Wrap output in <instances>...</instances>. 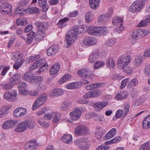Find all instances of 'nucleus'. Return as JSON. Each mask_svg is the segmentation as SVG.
Returning <instances> with one entry per match:
<instances>
[{
	"label": "nucleus",
	"mask_w": 150,
	"mask_h": 150,
	"mask_svg": "<svg viewBox=\"0 0 150 150\" xmlns=\"http://www.w3.org/2000/svg\"><path fill=\"white\" fill-rule=\"evenodd\" d=\"M131 61V58L129 55H121L117 59V67L127 73L130 74L133 71V68L130 67H126Z\"/></svg>",
	"instance_id": "1"
},
{
	"label": "nucleus",
	"mask_w": 150,
	"mask_h": 150,
	"mask_svg": "<svg viewBox=\"0 0 150 150\" xmlns=\"http://www.w3.org/2000/svg\"><path fill=\"white\" fill-rule=\"evenodd\" d=\"M149 33L148 30L139 29L136 30L132 33L130 38L131 42L133 44L135 43L137 40L143 38Z\"/></svg>",
	"instance_id": "2"
},
{
	"label": "nucleus",
	"mask_w": 150,
	"mask_h": 150,
	"mask_svg": "<svg viewBox=\"0 0 150 150\" xmlns=\"http://www.w3.org/2000/svg\"><path fill=\"white\" fill-rule=\"evenodd\" d=\"M35 24L38 27V31L35 37V39L37 40H41L44 39L46 36L44 31L48 28V24L39 21L36 22Z\"/></svg>",
	"instance_id": "3"
},
{
	"label": "nucleus",
	"mask_w": 150,
	"mask_h": 150,
	"mask_svg": "<svg viewBox=\"0 0 150 150\" xmlns=\"http://www.w3.org/2000/svg\"><path fill=\"white\" fill-rule=\"evenodd\" d=\"M145 4V2L144 0H136L130 6L129 10L133 13L140 12L143 8Z\"/></svg>",
	"instance_id": "4"
},
{
	"label": "nucleus",
	"mask_w": 150,
	"mask_h": 150,
	"mask_svg": "<svg viewBox=\"0 0 150 150\" xmlns=\"http://www.w3.org/2000/svg\"><path fill=\"white\" fill-rule=\"evenodd\" d=\"M47 99V95L46 93L41 94L34 102L32 106V110H36L42 106L46 102Z\"/></svg>",
	"instance_id": "5"
},
{
	"label": "nucleus",
	"mask_w": 150,
	"mask_h": 150,
	"mask_svg": "<svg viewBox=\"0 0 150 150\" xmlns=\"http://www.w3.org/2000/svg\"><path fill=\"white\" fill-rule=\"evenodd\" d=\"M33 127L31 122L26 120L20 122L17 125L15 129L16 132H24L26 129Z\"/></svg>",
	"instance_id": "6"
},
{
	"label": "nucleus",
	"mask_w": 150,
	"mask_h": 150,
	"mask_svg": "<svg viewBox=\"0 0 150 150\" xmlns=\"http://www.w3.org/2000/svg\"><path fill=\"white\" fill-rule=\"evenodd\" d=\"M18 93L17 91L16 90H12L10 92L7 91L3 95V97L6 100L9 101H13L15 100Z\"/></svg>",
	"instance_id": "7"
},
{
	"label": "nucleus",
	"mask_w": 150,
	"mask_h": 150,
	"mask_svg": "<svg viewBox=\"0 0 150 150\" xmlns=\"http://www.w3.org/2000/svg\"><path fill=\"white\" fill-rule=\"evenodd\" d=\"M18 123L16 120L9 119L5 121L2 125V127L4 129H10L14 127Z\"/></svg>",
	"instance_id": "8"
},
{
	"label": "nucleus",
	"mask_w": 150,
	"mask_h": 150,
	"mask_svg": "<svg viewBox=\"0 0 150 150\" xmlns=\"http://www.w3.org/2000/svg\"><path fill=\"white\" fill-rule=\"evenodd\" d=\"M76 37L77 36L75 34L69 32V34L67 35L66 37L65 47L67 48L69 47L76 40Z\"/></svg>",
	"instance_id": "9"
},
{
	"label": "nucleus",
	"mask_w": 150,
	"mask_h": 150,
	"mask_svg": "<svg viewBox=\"0 0 150 150\" xmlns=\"http://www.w3.org/2000/svg\"><path fill=\"white\" fill-rule=\"evenodd\" d=\"M87 140V139L84 138L79 139L75 142V144L78 146L80 149L87 150L89 149L90 145L86 144Z\"/></svg>",
	"instance_id": "10"
},
{
	"label": "nucleus",
	"mask_w": 150,
	"mask_h": 150,
	"mask_svg": "<svg viewBox=\"0 0 150 150\" xmlns=\"http://www.w3.org/2000/svg\"><path fill=\"white\" fill-rule=\"evenodd\" d=\"M12 9L11 4L8 3H4L1 5L0 7V11L3 14H7L12 12Z\"/></svg>",
	"instance_id": "11"
},
{
	"label": "nucleus",
	"mask_w": 150,
	"mask_h": 150,
	"mask_svg": "<svg viewBox=\"0 0 150 150\" xmlns=\"http://www.w3.org/2000/svg\"><path fill=\"white\" fill-rule=\"evenodd\" d=\"M100 52L98 49L93 50L89 56L88 61L91 64L95 63L99 57Z\"/></svg>",
	"instance_id": "12"
},
{
	"label": "nucleus",
	"mask_w": 150,
	"mask_h": 150,
	"mask_svg": "<svg viewBox=\"0 0 150 150\" xmlns=\"http://www.w3.org/2000/svg\"><path fill=\"white\" fill-rule=\"evenodd\" d=\"M97 42V40L92 37H86L84 38L83 41L84 45L87 46L94 45Z\"/></svg>",
	"instance_id": "13"
},
{
	"label": "nucleus",
	"mask_w": 150,
	"mask_h": 150,
	"mask_svg": "<svg viewBox=\"0 0 150 150\" xmlns=\"http://www.w3.org/2000/svg\"><path fill=\"white\" fill-rule=\"evenodd\" d=\"M27 110L23 108H19L16 109L13 112V116L15 117L19 118L22 117L27 114Z\"/></svg>",
	"instance_id": "14"
},
{
	"label": "nucleus",
	"mask_w": 150,
	"mask_h": 150,
	"mask_svg": "<svg viewBox=\"0 0 150 150\" xmlns=\"http://www.w3.org/2000/svg\"><path fill=\"white\" fill-rule=\"evenodd\" d=\"M81 114L80 109L79 108H76L69 113V115L72 119L77 120L80 117Z\"/></svg>",
	"instance_id": "15"
},
{
	"label": "nucleus",
	"mask_w": 150,
	"mask_h": 150,
	"mask_svg": "<svg viewBox=\"0 0 150 150\" xmlns=\"http://www.w3.org/2000/svg\"><path fill=\"white\" fill-rule=\"evenodd\" d=\"M87 127L84 126H77L75 129V133L78 135H83L88 132Z\"/></svg>",
	"instance_id": "16"
},
{
	"label": "nucleus",
	"mask_w": 150,
	"mask_h": 150,
	"mask_svg": "<svg viewBox=\"0 0 150 150\" xmlns=\"http://www.w3.org/2000/svg\"><path fill=\"white\" fill-rule=\"evenodd\" d=\"M59 46L57 45H53L51 46L48 49L47 52V54L49 56L55 55L58 52Z\"/></svg>",
	"instance_id": "17"
},
{
	"label": "nucleus",
	"mask_w": 150,
	"mask_h": 150,
	"mask_svg": "<svg viewBox=\"0 0 150 150\" xmlns=\"http://www.w3.org/2000/svg\"><path fill=\"white\" fill-rule=\"evenodd\" d=\"M79 76L89 79L92 75L91 72L87 69L79 70L77 72Z\"/></svg>",
	"instance_id": "18"
},
{
	"label": "nucleus",
	"mask_w": 150,
	"mask_h": 150,
	"mask_svg": "<svg viewBox=\"0 0 150 150\" xmlns=\"http://www.w3.org/2000/svg\"><path fill=\"white\" fill-rule=\"evenodd\" d=\"M108 104V102L101 101L96 103L94 105L95 110L97 111L101 110L103 108L107 105Z\"/></svg>",
	"instance_id": "19"
},
{
	"label": "nucleus",
	"mask_w": 150,
	"mask_h": 150,
	"mask_svg": "<svg viewBox=\"0 0 150 150\" xmlns=\"http://www.w3.org/2000/svg\"><path fill=\"white\" fill-rule=\"evenodd\" d=\"M84 30V27L83 26L76 25L74 27L73 29L70 30L69 32L75 34V35L77 36V34L82 33Z\"/></svg>",
	"instance_id": "20"
},
{
	"label": "nucleus",
	"mask_w": 150,
	"mask_h": 150,
	"mask_svg": "<svg viewBox=\"0 0 150 150\" xmlns=\"http://www.w3.org/2000/svg\"><path fill=\"white\" fill-rule=\"evenodd\" d=\"M60 68V66L58 63H56L52 65L50 68V73L51 75H56Z\"/></svg>",
	"instance_id": "21"
},
{
	"label": "nucleus",
	"mask_w": 150,
	"mask_h": 150,
	"mask_svg": "<svg viewBox=\"0 0 150 150\" xmlns=\"http://www.w3.org/2000/svg\"><path fill=\"white\" fill-rule=\"evenodd\" d=\"M128 95L127 91H121L117 93L115 97V99L117 100H121L125 99Z\"/></svg>",
	"instance_id": "22"
},
{
	"label": "nucleus",
	"mask_w": 150,
	"mask_h": 150,
	"mask_svg": "<svg viewBox=\"0 0 150 150\" xmlns=\"http://www.w3.org/2000/svg\"><path fill=\"white\" fill-rule=\"evenodd\" d=\"M116 129L115 128L111 129L108 132L105 137V140H108L112 138L116 134Z\"/></svg>",
	"instance_id": "23"
},
{
	"label": "nucleus",
	"mask_w": 150,
	"mask_h": 150,
	"mask_svg": "<svg viewBox=\"0 0 150 150\" xmlns=\"http://www.w3.org/2000/svg\"><path fill=\"white\" fill-rule=\"evenodd\" d=\"M63 90L60 88H57L52 90L50 93V95L52 96L57 97L62 95L64 93Z\"/></svg>",
	"instance_id": "24"
},
{
	"label": "nucleus",
	"mask_w": 150,
	"mask_h": 150,
	"mask_svg": "<svg viewBox=\"0 0 150 150\" xmlns=\"http://www.w3.org/2000/svg\"><path fill=\"white\" fill-rule=\"evenodd\" d=\"M90 8L93 9H97L99 6L100 0H89Z\"/></svg>",
	"instance_id": "25"
},
{
	"label": "nucleus",
	"mask_w": 150,
	"mask_h": 150,
	"mask_svg": "<svg viewBox=\"0 0 150 150\" xmlns=\"http://www.w3.org/2000/svg\"><path fill=\"white\" fill-rule=\"evenodd\" d=\"M100 94V92L98 90L94 91H91L84 94L83 97L85 98H89L97 96H99Z\"/></svg>",
	"instance_id": "26"
},
{
	"label": "nucleus",
	"mask_w": 150,
	"mask_h": 150,
	"mask_svg": "<svg viewBox=\"0 0 150 150\" xmlns=\"http://www.w3.org/2000/svg\"><path fill=\"white\" fill-rule=\"evenodd\" d=\"M108 30L107 27L105 26L97 27L96 26V36L101 35L107 33Z\"/></svg>",
	"instance_id": "27"
},
{
	"label": "nucleus",
	"mask_w": 150,
	"mask_h": 150,
	"mask_svg": "<svg viewBox=\"0 0 150 150\" xmlns=\"http://www.w3.org/2000/svg\"><path fill=\"white\" fill-rule=\"evenodd\" d=\"M21 78V75L18 73H16L10 78V81L14 85H16L18 82L19 80Z\"/></svg>",
	"instance_id": "28"
},
{
	"label": "nucleus",
	"mask_w": 150,
	"mask_h": 150,
	"mask_svg": "<svg viewBox=\"0 0 150 150\" xmlns=\"http://www.w3.org/2000/svg\"><path fill=\"white\" fill-rule=\"evenodd\" d=\"M71 77L72 76L70 74H65L59 79V83L60 84H62L70 80Z\"/></svg>",
	"instance_id": "29"
},
{
	"label": "nucleus",
	"mask_w": 150,
	"mask_h": 150,
	"mask_svg": "<svg viewBox=\"0 0 150 150\" xmlns=\"http://www.w3.org/2000/svg\"><path fill=\"white\" fill-rule=\"evenodd\" d=\"M142 125L143 128L144 129H148L150 128V115L144 119Z\"/></svg>",
	"instance_id": "30"
},
{
	"label": "nucleus",
	"mask_w": 150,
	"mask_h": 150,
	"mask_svg": "<svg viewBox=\"0 0 150 150\" xmlns=\"http://www.w3.org/2000/svg\"><path fill=\"white\" fill-rule=\"evenodd\" d=\"M69 20V18L67 17L60 19L58 23V26L60 28H62L67 25V22Z\"/></svg>",
	"instance_id": "31"
},
{
	"label": "nucleus",
	"mask_w": 150,
	"mask_h": 150,
	"mask_svg": "<svg viewBox=\"0 0 150 150\" xmlns=\"http://www.w3.org/2000/svg\"><path fill=\"white\" fill-rule=\"evenodd\" d=\"M98 21L101 23L105 24L108 22L109 19L105 15L102 14L98 16Z\"/></svg>",
	"instance_id": "32"
},
{
	"label": "nucleus",
	"mask_w": 150,
	"mask_h": 150,
	"mask_svg": "<svg viewBox=\"0 0 150 150\" xmlns=\"http://www.w3.org/2000/svg\"><path fill=\"white\" fill-rule=\"evenodd\" d=\"M106 64L107 67L110 69H113L115 66V64L114 59L111 57L107 59Z\"/></svg>",
	"instance_id": "33"
},
{
	"label": "nucleus",
	"mask_w": 150,
	"mask_h": 150,
	"mask_svg": "<svg viewBox=\"0 0 150 150\" xmlns=\"http://www.w3.org/2000/svg\"><path fill=\"white\" fill-rule=\"evenodd\" d=\"M80 85V82H74L68 84L66 86V87L67 89H73L79 87Z\"/></svg>",
	"instance_id": "34"
},
{
	"label": "nucleus",
	"mask_w": 150,
	"mask_h": 150,
	"mask_svg": "<svg viewBox=\"0 0 150 150\" xmlns=\"http://www.w3.org/2000/svg\"><path fill=\"white\" fill-rule=\"evenodd\" d=\"M33 75L30 74L28 72L24 74L22 76L23 79L25 81L33 83Z\"/></svg>",
	"instance_id": "35"
},
{
	"label": "nucleus",
	"mask_w": 150,
	"mask_h": 150,
	"mask_svg": "<svg viewBox=\"0 0 150 150\" xmlns=\"http://www.w3.org/2000/svg\"><path fill=\"white\" fill-rule=\"evenodd\" d=\"M61 139L63 142L67 144H69L72 141V137L70 134H65L62 136Z\"/></svg>",
	"instance_id": "36"
},
{
	"label": "nucleus",
	"mask_w": 150,
	"mask_h": 150,
	"mask_svg": "<svg viewBox=\"0 0 150 150\" xmlns=\"http://www.w3.org/2000/svg\"><path fill=\"white\" fill-rule=\"evenodd\" d=\"M26 146L28 147V149L30 150L36 149L38 147L36 141L35 140L29 142L27 143Z\"/></svg>",
	"instance_id": "37"
},
{
	"label": "nucleus",
	"mask_w": 150,
	"mask_h": 150,
	"mask_svg": "<svg viewBox=\"0 0 150 150\" xmlns=\"http://www.w3.org/2000/svg\"><path fill=\"white\" fill-rule=\"evenodd\" d=\"M13 59L14 61H20L22 59L23 55L19 52H15L13 54Z\"/></svg>",
	"instance_id": "38"
},
{
	"label": "nucleus",
	"mask_w": 150,
	"mask_h": 150,
	"mask_svg": "<svg viewBox=\"0 0 150 150\" xmlns=\"http://www.w3.org/2000/svg\"><path fill=\"white\" fill-rule=\"evenodd\" d=\"M112 21L113 25H117L120 24H123V21L122 18L116 16L112 18Z\"/></svg>",
	"instance_id": "39"
},
{
	"label": "nucleus",
	"mask_w": 150,
	"mask_h": 150,
	"mask_svg": "<svg viewBox=\"0 0 150 150\" xmlns=\"http://www.w3.org/2000/svg\"><path fill=\"white\" fill-rule=\"evenodd\" d=\"M13 85L10 81L7 82L1 85V88L4 90H8L11 89Z\"/></svg>",
	"instance_id": "40"
},
{
	"label": "nucleus",
	"mask_w": 150,
	"mask_h": 150,
	"mask_svg": "<svg viewBox=\"0 0 150 150\" xmlns=\"http://www.w3.org/2000/svg\"><path fill=\"white\" fill-rule=\"evenodd\" d=\"M8 108L3 107L0 108V118L6 116L8 113Z\"/></svg>",
	"instance_id": "41"
},
{
	"label": "nucleus",
	"mask_w": 150,
	"mask_h": 150,
	"mask_svg": "<svg viewBox=\"0 0 150 150\" xmlns=\"http://www.w3.org/2000/svg\"><path fill=\"white\" fill-rule=\"evenodd\" d=\"M71 103L68 101H66L64 102L60 107L62 110L65 111L71 108Z\"/></svg>",
	"instance_id": "42"
},
{
	"label": "nucleus",
	"mask_w": 150,
	"mask_h": 150,
	"mask_svg": "<svg viewBox=\"0 0 150 150\" xmlns=\"http://www.w3.org/2000/svg\"><path fill=\"white\" fill-rule=\"evenodd\" d=\"M85 19L86 22L89 23L93 20V13L90 11H88L85 15Z\"/></svg>",
	"instance_id": "43"
},
{
	"label": "nucleus",
	"mask_w": 150,
	"mask_h": 150,
	"mask_svg": "<svg viewBox=\"0 0 150 150\" xmlns=\"http://www.w3.org/2000/svg\"><path fill=\"white\" fill-rule=\"evenodd\" d=\"M122 139L120 136H117L115 137L113 139L105 142V144H110L114 143H116L120 142Z\"/></svg>",
	"instance_id": "44"
},
{
	"label": "nucleus",
	"mask_w": 150,
	"mask_h": 150,
	"mask_svg": "<svg viewBox=\"0 0 150 150\" xmlns=\"http://www.w3.org/2000/svg\"><path fill=\"white\" fill-rule=\"evenodd\" d=\"M96 26L91 25L88 28V32L90 35L96 36Z\"/></svg>",
	"instance_id": "45"
},
{
	"label": "nucleus",
	"mask_w": 150,
	"mask_h": 150,
	"mask_svg": "<svg viewBox=\"0 0 150 150\" xmlns=\"http://www.w3.org/2000/svg\"><path fill=\"white\" fill-rule=\"evenodd\" d=\"M47 3V0H39L38 3L40 6L44 7V8L42 9L43 12H46L48 9L47 7H46V4Z\"/></svg>",
	"instance_id": "46"
},
{
	"label": "nucleus",
	"mask_w": 150,
	"mask_h": 150,
	"mask_svg": "<svg viewBox=\"0 0 150 150\" xmlns=\"http://www.w3.org/2000/svg\"><path fill=\"white\" fill-rule=\"evenodd\" d=\"M40 58V55H34L29 57L26 59L25 61L26 63H29Z\"/></svg>",
	"instance_id": "47"
},
{
	"label": "nucleus",
	"mask_w": 150,
	"mask_h": 150,
	"mask_svg": "<svg viewBox=\"0 0 150 150\" xmlns=\"http://www.w3.org/2000/svg\"><path fill=\"white\" fill-rule=\"evenodd\" d=\"M26 9L24 10L20 7H17L15 10V12L16 13L18 14L21 16L24 15L26 13H27Z\"/></svg>",
	"instance_id": "48"
},
{
	"label": "nucleus",
	"mask_w": 150,
	"mask_h": 150,
	"mask_svg": "<svg viewBox=\"0 0 150 150\" xmlns=\"http://www.w3.org/2000/svg\"><path fill=\"white\" fill-rule=\"evenodd\" d=\"M123 112V117H125L128 113L130 108L129 104L126 103L124 105Z\"/></svg>",
	"instance_id": "49"
},
{
	"label": "nucleus",
	"mask_w": 150,
	"mask_h": 150,
	"mask_svg": "<svg viewBox=\"0 0 150 150\" xmlns=\"http://www.w3.org/2000/svg\"><path fill=\"white\" fill-rule=\"evenodd\" d=\"M142 62V57L141 56H139L135 58L134 64L136 67H139L141 65Z\"/></svg>",
	"instance_id": "50"
},
{
	"label": "nucleus",
	"mask_w": 150,
	"mask_h": 150,
	"mask_svg": "<svg viewBox=\"0 0 150 150\" xmlns=\"http://www.w3.org/2000/svg\"><path fill=\"white\" fill-rule=\"evenodd\" d=\"M53 116L52 120L54 123L58 122L61 118L60 114L57 112H53Z\"/></svg>",
	"instance_id": "51"
},
{
	"label": "nucleus",
	"mask_w": 150,
	"mask_h": 150,
	"mask_svg": "<svg viewBox=\"0 0 150 150\" xmlns=\"http://www.w3.org/2000/svg\"><path fill=\"white\" fill-rule=\"evenodd\" d=\"M140 150H150V143L149 142H147L141 145Z\"/></svg>",
	"instance_id": "52"
},
{
	"label": "nucleus",
	"mask_w": 150,
	"mask_h": 150,
	"mask_svg": "<svg viewBox=\"0 0 150 150\" xmlns=\"http://www.w3.org/2000/svg\"><path fill=\"white\" fill-rule=\"evenodd\" d=\"M100 84L99 83H93L88 85L86 86V88L88 90L93 89L97 87H100Z\"/></svg>",
	"instance_id": "53"
},
{
	"label": "nucleus",
	"mask_w": 150,
	"mask_h": 150,
	"mask_svg": "<svg viewBox=\"0 0 150 150\" xmlns=\"http://www.w3.org/2000/svg\"><path fill=\"white\" fill-rule=\"evenodd\" d=\"M27 13H38L39 12V9L36 7H32L28 8L26 9Z\"/></svg>",
	"instance_id": "54"
},
{
	"label": "nucleus",
	"mask_w": 150,
	"mask_h": 150,
	"mask_svg": "<svg viewBox=\"0 0 150 150\" xmlns=\"http://www.w3.org/2000/svg\"><path fill=\"white\" fill-rule=\"evenodd\" d=\"M116 41V39L115 38H109L106 42L105 44L108 46H112L115 44Z\"/></svg>",
	"instance_id": "55"
},
{
	"label": "nucleus",
	"mask_w": 150,
	"mask_h": 150,
	"mask_svg": "<svg viewBox=\"0 0 150 150\" xmlns=\"http://www.w3.org/2000/svg\"><path fill=\"white\" fill-rule=\"evenodd\" d=\"M17 24L18 25L23 26L26 24L28 21L26 19L18 18L16 20Z\"/></svg>",
	"instance_id": "56"
},
{
	"label": "nucleus",
	"mask_w": 150,
	"mask_h": 150,
	"mask_svg": "<svg viewBox=\"0 0 150 150\" xmlns=\"http://www.w3.org/2000/svg\"><path fill=\"white\" fill-rule=\"evenodd\" d=\"M15 63L13 65V68L16 70L18 69L22 65L24 62V60H21L20 61H14Z\"/></svg>",
	"instance_id": "57"
},
{
	"label": "nucleus",
	"mask_w": 150,
	"mask_h": 150,
	"mask_svg": "<svg viewBox=\"0 0 150 150\" xmlns=\"http://www.w3.org/2000/svg\"><path fill=\"white\" fill-rule=\"evenodd\" d=\"M105 64V62L103 61H98L95 64L94 69H98L104 66Z\"/></svg>",
	"instance_id": "58"
},
{
	"label": "nucleus",
	"mask_w": 150,
	"mask_h": 150,
	"mask_svg": "<svg viewBox=\"0 0 150 150\" xmlns=\"http://www.w3.org/2000/svg\"><path fill=\"white\" fill-rule=\"evenodd\" d=\"M104 133H103V129L100 128L97 130L95 132V136L97 139H100L101 137Z\"/></svg>",
	"instance_id": "59"
},
{
	"label": "nucleus",
	"mask_w": 150,
	"mask_h": 150,
	"mask_svg": "<svg viewBox=\"0 0 150 150\" xmlns=\"http://www.w3.org/2000/svg\"><path fill=\"white\" fill-rule=\"evenodd\" d=\"M138 80L135 79H134L131 80L129 83L128 86V87H133L136 86L138 83Z\"/></svg>",
	"instance_id": "60"
},
{
	"label": "nucleus",
	"mask_w": 150,
	"mask_h": 150,
	"mask_svg": "<svg viewBox=\"0 0 150 150\" xmlns=\"http://www.w3.org/2000/svg\"><path fill=\"white\" fill-rule=\"evenodd\" d=\"M129 80L130 79L129 78H126L122 80L121 82V85L120 87V88L122 89L125 88Z\"/></svg>",
	"instance_id": "61"
},
{
	"label": "nucleus",
	"mask_w": 150,
	"mask_h": 150,
	"mask_svg": "<svg viewBox=\"0 0 150 150\" xmlns=\"http://www.w3.org/2000/svg\"><path fill=\"white\" fill-rule=\"evenodd\" d=\"M36 83L39 84L42 83L43 81V78L40 76H33V81Z\"/></svg>",
	"instance_id": "62"
},
{
	"label": "nucleus",
	"mask_w": 150,
	"mask_h": 150,
	"mask_svg": "<svg viewBox=\"0 0 150 150\" xmlns=\"http://www.w3.org/2000/svg\"><path fill=\"white\" fill-rule=\"evenodd\" d=\"M34 33L31 32L28 35L27 37V43L30 44L33 40V38L34 35Z\"/></svg>",
	"instance_id": "63"
},
{
	"label": "nucleus",
	"mask_w": 150,
	"mask_h": 150,
	"mask_svg": "<svg viewBox=\"0 0 150 150\" xmlns=\"http://www.w3.org/2000/svg\"><path fill=\"white\" fill-rule=\"evenodd\" d=\"M53 116V112L45 114L43 116V118L44 119L50 120H51Z\"/></svg>",
	"instance_id": "64"
}]
</instances>
